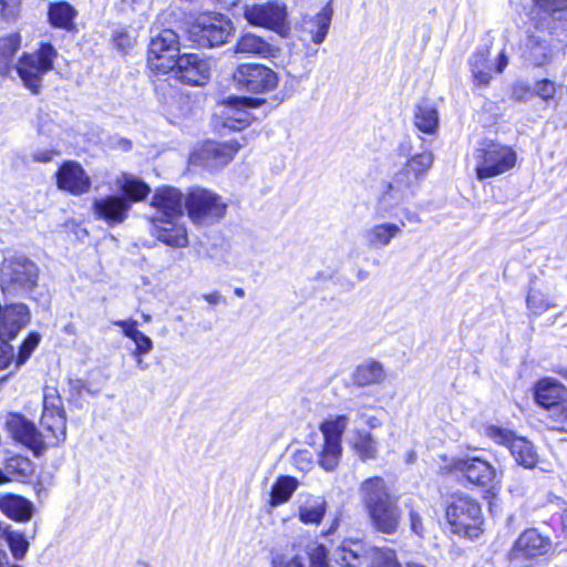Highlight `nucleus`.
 I'll use <instances>...</instances> for the list:
<instances>
[{
    "instance_id": "4c0bfd02",
    "label": "nucleus",
    "mask_w": 567,
    "mask_h": 567,
    "mask_svg": "<svg viewBox=\"0 0 567 567\" xmlns=\"http://www.w3.org/2000/svg\"><path fill=\"white\" fill-rule=\"evenodd\" d=\"M299 482L297 478L289 475H281L272 485L270 493V505L272 507L287 503L292 494L298 488Z\"/></svg>"
},
{
    "instance_id": "2eb2a0df",
    "label": "nucleus",
    "mask_w": 567,
    "mask_h": 567,
    "mask_svg": "<svg viewBox=\"0 0 567 567\" xmlns=\"http://www.w3.org/2000/svg\"><path fill=\"white\" fill-rule=\"evenodd\" d=\"M450 471L481 487H493L499 482L496 468L480 456L458 457L451 462Z\"/></svg>"
},
{
    "instance_id": "f3484780",
    "label": "nucleus",
    "mask_w": 567,
    "mask_h": 567,
    "mask_svg": "<svg viewBox=\"0 0 567 567\" xmlns=\"http://www.w3.org/2000/svg\"><path fill=\"white\" fill-rule=\"evenodd\" d=\"M259 104L258 100L229 96L218 106L216 115L219 117L223 127L241 131L249 126L252 121L249 110L257 107Z\"/></svg>"
},
{
    "instance_id": "052dcab7",
    "label": "nucleus",
    "mask_w": 567,
    "mask_h": 567,
    "mask_svg": "<svg viewBox=\"0 0 567 567\" xmlns=\"http://www.w3.org/2000/svg\"><path fill=\"white\" fill-rule=\"evenodd\" d=\"M275 567H306L302 563L301 558L293 557L289 560H280L275 565Z\"/></svg>"
},
{
    "instance_id": "393cba45",
    "label": "nucleus",
    "mask_w": 567,
    "mask_h": 567,
    "mask_svg": "<svg viewBox=\"0 0 567 567\" xmlns=\"http://www.w3.org/2000/svg\"><path fill=\"white\" fill-rule=\"evenodd\" d=\"M131 202L125 197L105 196L93 202V213L97 219L114 226L125 221Z\"/></svg>"
},
{
    "instance_id": "aec40b11",
    "label": "nucleus",
    "mask_w": 567,
    "mask_h": 567,
    "mask_svg": "<svg viewBox=\"0 0 567 567\" xmlns=\"http://www.w3.org/2000/svg\"><path fill=\"white\" fill-rule=\"evenodd\" d=\"M6 427L13 440L32 450L35 455L41 454L48 447L43 433L21 414H9Z\"/></svg>"
},
{
    "instance_id": "1a4fd4ad",
    "label": "nucleus",
    "mask_w": 567,
    "mask_h": 567,
    "mask_svg": "<svg viewBox=\"0 0 567 567\" xmlns=\"http://www.w3.org/2000/svg\"><path fill=\"white\" fill-rule=\"evenodd\" d=\"M551 542L536 528L524 530L514 543L509 554V563L514 567H537V559L549 553Z\"/></svg>"
},
{
    "instance_id": "13d9d810",
    "label": "nucleus",
    "mask_w": 567,
    "mask_h": 567,
    "mask_svg": "<svg viewBox=\"0 0 567 567\" xmlns=\"http://www.w3.org/2000/svg\"><path fill=\"white\" fill-rule=\"evenodd\" d=\"M410 523L412 532L419 536H422L424 528L421 522V517L415 512L410 513Z\"/></svg>"
},
{
    "instance_id": "bf43d9fd",
    "label": "nucleus",
    "mask_w": 567,
    "mask_h": 567,
    "mask_svg": "<svg viewBox=\"0 0 567 567\" xmlns=\"http://www.w3.org/2000/svg\"><path fill=\"white\" fill-rule=\"evenodd\" d=\"M203 298L212 306H217L219 303L226 302L225 297L218 291L205 293V295H203Z\"/></svg>"
},
{
    "instance_id": "6e6d98bb",
    "label": "nucleus",
    "mask_w": 567,
    "mask_h": 567,
    "mask_svg": "<svg viewBox=\"0 0 567 567\" xmlns=\"http://www.w3.org/2000/svg\"><path fill=\"white\" fill-rule=\"evenodd\" d=\"M113 324L120 327L123 334L130 338L132 341H134L136 337L142 332L137 329L136 320H117L114 321Z\"/></svg>"
},
{
    "instance_id": "864d4df0",
    "label": "nucleus",
    "mask_w": 567,
    "mask_h": 567,
    "mask_svg": "<svg viewBox=\"0 0 567 567\" xmlns=\"http://www.w3.org/2000/svg\"><path fill=\"white\" fill-rule=\"evenodd\" d=\"M1 14L7 21L14 20L19 13L20 0H0Z\"/></svg>"
},
{
    "instance_id": "a211bd4d",
    "label": "nucleus",
    "mask_w": 567,
    "mask_h": 567,
    "mask_svg": "<svg viewBox=\"0 0 567 567\" xmlns=\"http://www.w3.org/2000/svg\"><path fill=\"white\" fill-rule=\"evenodd\" d=\"M486 435L498 444L507 445L516 463L525 468H534L538 463V454L532 442L525 437L514 436L512 431L488 426Z\"/></svg>"
},
{
    "instance_id": "9d476101",
    "label": "nucleus",
    "mask_w": 567,
    "mask_h": 567,
    "mask_svg": "<svg viewBox=\"0 0 567 567\" xmlns=\"http://www.w3.org/2000/svg\"><path fill=\"white\" fill-rule=\"evenodd\" d=\"M56 51L50 43H42L35 54H23L17 64V72L27 87L37 93L42 76L53 68Z\"/></svg>"
},
{
    "instance_id": "7ed1b4c3",
    "label": "nucleus",
    "mask_w": 567,
    "mask_h": 567,
    "mask_svg": "<svg viewBox=\"0 0 567 567\" xmlns=\"http://www.w3.org/2000/svg\"><path fill=\"white\" fill-rule=\"evenodd\" d=\"M38 265L24 255L6 256L0 268L1 289L7 295L27 297L38 287Z\"/></svg>"
},
{
    "instance_id": "69168bd1",
    "label": "nucleus",
    "mask_w": 567,
    "mask_h": 567,
    "mask_svg": "<svg viewBox=\"0 0 567 567\" xmlns=\"http://www.w3.org/2000/svg\"><path fill=\"white\" fill-rule=\"evenodd\" d=\"M0 567H21L19 565L10 566L9 556L4 550L0 549Z\"/></svg>"
},
{
    "instance_id": "c9c22d12",
    "label": "nucleus",
    "mask_w": 567,
    "mask_h": 567,
    "mask_svg": "<svg viewBox=\"0 0 567 567\" xmlns=\"http://www.w3.org/2000/svg\"><path fill=\"white\" fill-rule=\"evenodd\" d=\"M414 125L425 134H434L439 128V114L433 104L427 101L420 102L414 110Z\"/></svg>"
},
{
    "instance_id": "6e6552de",
    "label": "nucleus",
    "mask_w": 567,
    "mask_h": 567,
    "mask_svg": "<svg viewBox=\"0 0 567 567\" xmlns=\"http://www.w3.org/2000/svg\"><path fill=\"white\" fill-rule=\"evenodd\" d=\"M446 518L456 534L477 538L482 533L481 506L468 496L456 497L446 508Z\"/></svg>"
},
{
    "instance_id": "72a5a7b5",
    "label": "nucleus",
    "mask_w": 567,
    "mask_h": 567,
    "mask_svg": "<svg viewBox=\"0 0 567 567\" xmlns=\"http://www.w3.org/2000/svg\"><path fill=\"white\" fill-rule=\"evenodd\" d=\"M489 50L478 49L471 56L468 63L473 81L476 86L486 87L492 79V66L488 61Z\"/></svg>"
},
{
    "instance_id": "4be33fe9",
    "label": "nucleus",
    "mask_w": 567,
    "mask_h": 567,
    "mask_svg": "<svg viewBox=\"0 0 567 567\" xmlns=\"http://www.w3.org/2000/svg\"><path fill=\"white\" fill-rule=\"evenodd\" d=\"M244 17L251 25L279 30L286 21L287 10L285 4L272 1L246 6Z\"/></svg>"
},
{
    "instance_id": "49530a36",
    "label": "nucleus",
    "mask_w": 567,
    "mask_h": 567,
    "mask_svg": "<svg viewBox=\"0 0 567 567\" xmlns=\"http://www.w3.org/2000/svg\"><path fill=\"white\" fill-rule=\"evenodd\" d=\"M533 91L534 94L540 97L544 102H549L556 94L557 85L548 79H543L534 84Z\"/></svg>"
},
{
    "instance_id": "cd10ccee",
    "label": "nucleus",
    "mask_w": 567,
    "mask_h": 567,
    "mask_svg": "<svg viewBox=\"0 0 567 567\" xmlns=\"http://www.w3.org/2000/svg\"><path fill=\"white\" fill-rule=\"evenodd\" d=\"M41 426L47 446H54L66 439V415L65 413L42 412Z\"/></svg>"
},
{
    "instance_id": "e433bc0d",
    "label": "nucleus",
    "mask_w": 567,
    "mask_h": 567,
    "mask_svg": "<svg viewBox=\"0 0 567 567\" xmlns=\"http://www.w3.org/2000/svg\"><path fill=\"white\" fill-rule=\"evenodd\" d=\"M48 16L54 28L72 30L76 10L69 2L60 1L49 6Z\"/></svg>"
},
{
    "instance_id": "4468645a",
    "label": "nucleus",
    "mask_w": 567,
    "mask_h": 567,
    "mask_svg": "<svg viewBox=\"0 0 567 567\" xmlns=\"http://www.w3.org/2000/svg\"><path fill=\"white\" fill-rule=\"evenodd\" d=\"M178 51L179 40L175 31L171 29L161 30L151 38L147 58L150 68L162 73H168L174 66Z\"/></svg>"
},
{
    "instance_id": "ddd939ff",
    "label": "nucleus",
    "mask_w": 567,
    "mask_h": 567,
    "mask_svg": "<svg viewBox=\"0 0 567 567\" xmlns=\"http://www.w3.org/2000/svg\"><path fill=\"white\" fill-rule=\"evenodd\" d=\"M400 213L402 214V218L399 224L395 223H381L375 224L372 227L368 228L363 233V239L365 246L371 250L383 249L388 247L392 239L399 237L402 233L403 227H405L408 223H420V216L415 212L410 210L403 205L399 207ZM377 212H379L377 209ZM381 217H384L381 213H378ZM395 214L398 215V208L395 209Z\"/></svg>"
},
{
    "instance_id": "0e129e2a",
    "label": "nucleus",
    "mask_w": 567,
    "mask_h": 567,
    "mask_svg": "<svg viewBox=\"0 0 567 567\" xmlns=\"http://www.w3.org/2000/svg\"><path fill=\"white\" fill-rule=\"evenodd\" d=\"M213 2L219 4L221 9H231L238 3V0H212Z\"/></svg>"
},
{
    "instance_id": "5701e85b",
    "label": "nucleus",
    "mask_w": 567,
    "mask_h": 567,
    "mask_svg": "<svg viewBox=\"0 0 567 567\" xmlns=\"http://www.w3.org/2000/svg\"><path fill=\"white\" fill-rule=\"evenodd\" d=\"M151 205L156 209L152 219L183 218L185 196L172 186H163L155 190Z\"/></svg>"
},
{
    "instance_id": "de8ad7c7",
    "label": "nucleus",
    "mask_w": 567,
    "mask_h": 567,
    "mask_svg": "<svg viewBox=\"0 0 567 567\" xmlns=\"http://www.w3.org/2000/svg\"><path fill=\"white\" fill-rule=\"evenodd\" d=\"M507 489L513 497H523L527 493L528 484L520 472L513 473Z\"/></svg>"
},
{
    "instance_id": "a878e982",
    "label": "nucleus",
    "mask_w": 567,
    "mask_h": 567,
    "mask_svg": "<svg viewBox=\"0 0 567 567\" xmlns=\"http://www.w3.org/2000/svg\"><path fill=\"white\" fill-rule=\"evenodd\" d=\"M0 512L17 523H27L33 517L34 505L21 495L7 493L0 495Z\"/></svg>"
},
{
    "instance_id": "a19ab883",
    "label": "nucleus",
    "mask_w": 567,
    "mask_h": 567,
    "mask_svg": "<svg viewBox=\"0 0 567 567\" xmlns=\"http://www.w3.org/2000/svg\"><path fill=\"white\" fill-rule=\"evenodd\" d=\"M21 45V37L19 33H10L0 38V72L3 74L8 70V65Z\"/></svg>"
},
{
    "instance_id": "c756f323",
    "label": "nucleus",
    "mask_w": 567,
    "mask_h": 567,
    "mask_svg": "<svg viewBox=\"0 0 567 567\" xmlns=\"http://www.w3.org/2000/svg\"><path fill=\"white\" fill-rule=\"evenodd\" d=\"M235 52L259 58L275 56L277 49L261 37L247 32L243 34L235 45Z\"/></svg>"
},
{
    "instance_id": "423d86ee",
    "label": "nucleus",
    "mask_w": 567,
    "mask_h": 567,
    "mask_svg": "<svg viewBox=\"0 0 567 567\" xmlns=\"http://www.w3.org/2000/svg\"><path fill=\"white\" fill-rule=\"evenodd\" d=\"M564 42L550 30L536 28L520 47L522 58L536 68L550 64L564 50Z\"/></svg>"
},
{
    "instance_id": "20e7f679",
    "label": "nucleus",
    "mask_w": 567,
    "mask_h": 567,
    "mask_svg": "<svg viewBox=\"0 0 567 567\" xmlns=\"http://www.w3.org/2000/svg\"><path fill=\"white\" fill-rule=\"evenodd\" d=\"M227 208V202L219 194L204 187H193L185 195V210L196 227L218 224Z\"/></svg>"
},
{
    "instance_id": "58836bf2",
    "label": "nucleus",
    "mask_w": 567,
    "mask_h": 567,
    "mask_svg": "<svg viewBox=\"0 0 567 567\" xmlns=\"http://www.w3.org/2000/svg\"><path fill=\"white\" fill-rule=\"evenodd\" d=\"M352 449L361 461L375 460L378 456V442L371 433L357 431L352 439Z\"/></svg>"
},
{
    "instance_id": "79ce46f5",
    "label": "nucleus",
    "mask_w": 567,
    "mask_h": 567,
    "mask_svg": "<svg viewBox=\"0 0 567 567\" xmlns=\"http://www.w3.org/2000/svg\"><path fill=\"white\" fill-rule=\"evenodd\" d=\"M3 473L9 477V481L25 478L32 473V464L27 457L13 455L6 461Z\"/></svg>"
},
{
    "instance_id": "6ab92c4d",
    "label": "nucleus",
    "mask_w": 567,
    "mask_h": 567,
    "mask_svg": "<svg viewBox=\"0 0 567 567\" xmlns=\"http://www.w3.org/2000/svg\"><path fill=\"white\" fill-rule=\"evenodd\" d=\"M239 148L240 144L237 142L218 143L210 141L190 155V163L209 171L219 169L234 158Z\"/></svg>"
},
{
    "instance_id": "5fc2aeb1",
    "label": "nucleus",
    "mask_w": 567,
    "mask_h": 567,
    "mask_svg": "<svg viewBox=\"0 0 567 567\" xmlns=\"http://www.w3.org/2000/svg\"><path fill=\"white\" fill-rule=\"evenodd\" d=\"M8 341L7 339H0V371L9 368L13 362V348Z\"/></svg>"
},
{
    "instance_id": "9b49d317",
    "label": "nucleus",
    "mask_w": 567,
    "mask_h": 567,
    "mask_svg": "<svg viewBox=\"0 0 567 567\" xmlns=\"http://www.w3.org/2000/svg\"><path fill=\"white\" fill-rule=\"evenodd\" d=\"M238 87L251 93L274 91L279 82L278 75L270 68L260 63H241L233 73Z\"/></svg>"
},
{
    "instance_id": "3c124183",
    "label": "nucleus",
    "mask_w": 567,
    "mask_h": 567,
    "mask_svg": "<svg viewBox=\"0 0 567 567\" xmlns=\"http://www.w3.org/2000/svg\"><path fill=\"white\" fill-rule=\"evenodd\" d=\"M536 6L545 12L556 13L567 10V0H534Z\"/></svg>"
},
{
    "instance_id": "c85d7f7f",
    "label": "nucleus",
    "mask_w": 567,
    "mask_h": 567,
    "mask_svg": "<svg viewBox=\"0 0 567 567\" xmlns=\"http://www.w3.org/2000/svg\"><path fill=\"white\" fill-rule=\"evenodd\" d=\"M566 393V388L551 378L539 380L535 386V400L545 409L556 406Z\"/></svg>"
},
{
    "instance_id": "09e8293b",
    "label": "nucleus",
    "mask_w": 567,
    "mask_h": 567,
    "mask_svg": "<svg viewBox=\"0 0 567 567\" xmlns=\"http://www.w3.org/2000/svg\"><path fill=\"white\" fill-rule=\"evenodd\" d=\"M373 567H400L396 556L392 550H377L372 557Z\"/></svg>"
},
{
    "instance_id": "ea45409f",
    "label": "nucleus",
    "mask_w": 567,
    "mask_h": 567,
    "mask_svg": "<svg viewBox=\"0 0 567 567\" xmlns=\"http://www.w3.org/2000/svg\"><path fill=\"white\" fill-rule=\"evenodd\" d=\"M117 185L131 203L144 199L151 192L147 184L128 174H123L117 179Z\"/></svg>"
},
{
    "instance_id": "bb28decb",
    "label": "nucleus",
    "mask_w": 567,
    "mask_h": 567,
    "mask_svg": "<svg viewBox=\"0 0 567 567\" xmlns=\"http://www.w3.org/2000/svg\"><path fill=\"white\" fill-rule=\"evenodd\" d=\"M298 518L303 524L319 525L327 512V501L323 496L303 494L298 501Z\"/></svg>"
},
{
    "instance_id": "f257e3e1",
    "label": "nucleus",
    "mask_w": 567,
    "mask_h": 567,
    "mask_svg": "<svg viewBox=\"0 0 567 567\" xmlns=\"http://www.w3.org/2000/svg\"><path fill=\"white\" fill-rule=\"evenodd\" d=\"M433 161L434 155L431 151L412 155L391 179L383 184L378 198L379 213L383 216H396L395 209L416 196L421 181L431 169Z\"/></svg>"
},
{
    "instance_id": "f8f14e48",
    "label": "nucleus",
    "mask_w": 567,
    "mask_h": 567,
    "mask_svg": "<svg viewBox=\"0 0 567 567\" xmlns=\"http://www.w3.org/2000/svg\"><path fill=\"white\" fill-rule=\"evenodd\" d=\"M348 423V416L337 415L324 420L320 424L324 443L320 453L319 463L326 471H333L339 464L342 454L341 437Z\"/></svg>"
},
{
    "instance_id": "0eeeda50",
    "label": "nucleus",
    "mask_w": 567,
    "mask_h": 567,
    "mask_svg": "<svg viewBox=\"0 0 567 567\" xmlns=\"http://www.w3.org/2000/svg\"><path fill=\"white\" fill-rule=\"evenodd\" d=\"M234 31V24L228 17L206 11L197 17L189 34L199 47L214 48L226 43Z\"/></svg>"
},
{
    "instance_id": "8fccbe9b",
    "label": "nucleus",
    "mask_w": 567,
    "mask_h": 567,
    "mask_svg": "<svg viewBox=\"0 0 567 567\" xmlns=\"http://www.w3.org/2000/svg\"><path fill=\"white\" fill-rule=\"evenodd\" d=\"M310 567H327V549L323 545L312 544L309 546Z\"/></svg>"
},
{
    "instance_id": "2f4dec72",
    "label": "nucleus",
    "mask_w": 567,
    "mask_h": 567,
    "mask_svg": "<svg viewBox=\"0 0 567 567\" xmlns=\"http://www.w3.org/2000/svg\"><path fill=\"white\" fill-rule=\"evenodd\" d=\"M37 533H38L37 524L33 525L30 534H25L21 530H17V529H11V527L8 525L3 529L1 535L7 540L13 558L17 560H21L25 557V555L29 550L30 539H34Z\"/></svg>"
},
{
    "instance_id": "774afa93",
    "label": "nucleus",
    "mask_w": 567,
    "mask_h": 567,
    "mask_svg": "<svg viewBox=\"0 0 567 567\" xmlns=\"http://www.w3.org/2000/svg\"><path fill=\"white\" fill-rule=\"evenodd\" d=\"M528 92L527 87H515L514 89V96L516 100H523V95Z\"/></svg>"
},
{
    "instance_id": "338daca9",
    "label": "nucleus",
    "mask_w": 567,
    "mask_h": 567,
    "mask_svg": "<svg viewBox=\"0 0 567 567\" xmlns=\"http://www.w3.org/2000/svg\"><path fill=\"white\" fill-rule=\"evenodd\" d=\"M116 44L118 47H131L132 45V41L126 35H120L118 38H116Z\"/></svg>"
},
{
    "instance_id": "a18cd8bd",
    "label": "nucleus",
    "mask_w": 567,
    "mask_h": 567,
    "mask_svg": "<svg viewBox=\"0 0 567 567\" xmlns=\"http://www.w3.org/2000/svg\"><path fill=\"white\" fill-rule=\"evenodd\" d=\"M39 342H40L39 333L32 332L28 336V338L20 346L19 353L14 361L16 368H19L29 359V357L31 355L33 350L38 347Z\"/></svg>"
},
{
    "instance_id": "f03ea898",
    "label": "nucleus",
    "mask_w": 567,
    "mask_h": 567,
    "mask_svg": "<svg viewBox=\"0 0 567 567\" xmlns=\"http://www.w3.org/2000/svg\"><path fill=\"white\" fill-rule=\"evenodd\" d=\"M359 496L374 530L386 535L398 532L402 512L398 497L391 493L382 477L373 476L364 480L360 484Z\"/></svg>"
},
{
    "instance_id": "39448f33",
    "label": "nucleus",
    "mask_w": 567,
    "mask_h": 567,
    "mask_svg": "<svg viewBox=\"0 0 567 567\" xmlns=\"http://www.w3.org/2000/svg\"><path fill=\"white\" fill-rule=\"evenodd\" d=\"M475 172L480 181L512 171L517 163L516 151L494 141L484 142L475 152Z\"/></svg>"
},
{
    "instance_id": "37998d69",
    "label": "nucleus",
    "mask_w": 567,
    "mask_h": 567,
    "mask_svg": "<svg viewBox=\"0 0 567 567\" xmlns=\"http://www.w3.org/2000/svg\"><path fill=\"white\" fill-rule=\"evenodd\" d=\"M526 303L527 308L535 316H540L549 309L558 306L555 298H550L539 290H530L527 295Z\"/></svg>"
},
{
    "instance_id": "b1692460",
    "label": "nucleus",
    "mask_w": 567,
    "mask_h": 567,
    "mask_svg": "<svg viewBox=\"0 0 567 567\" xmlns=\"http://www.w3.org/2000/svg\"><path fill=\"white\" fill-rule=\"evenodd\" d=\"M152 235L163 244L184 248L188 246V234L182 218L151 219Z\"/></svg>"
},
{
    "instance_id": "e2e57ef3",
    "label": "nucleus",
    "mask_w": 567,
    "mask_h": 567,
    "mask_svg": "<svg viewBox=\"0 0 567 567\" xmlns=\"http://www.w3.org/2000/svg\"><path fill=\"white\" fill-rule=\"evenodd\" d=\"M508 65V58L504 51H502L497 59L496 71L502 73Z\"/></svg>"
},
{
    "instance_id": "dca6fc26",
    "label": "nucleus",
    "mask_w": 567,
    "mask_h": 567,
    "mask_svg": "<svg viewBox=\"0 0 567 567\" xmlns=\"http://www.w3.org/2000/svg\"><path fill=\"white\" fill-rule=\"evenodd\" d=\"M178 81L194 86L205 85L212 73V62L198 53H184L174 61L169 70Z\"/></svg>"
},
{
    "instance_id": "7c9ffc66",
    "label": "nucleus",
    "mask_w": 567,
    "mask_h": 567,
    "mask_svg": "<svg viewBox=\"0 0 567 567\" xmlns=\"http://www.w3.org/2000/svg\"><path fill=\"white\" fill-rule=\"evenodd\" d=\"M334 559L341 567H361L368 563L367 550L359 542H343L337 548Z\"/></svg>"
},
{
    "instance_id": "473e14b6",
    "label": "nucleus",
    "mask_w": 567,
    "mask_h": 567,
    "mask_svg": "<svg viewBox=\"0 0 567 567\" xmlns=\"http://www.w3.org/2000/svg\"><path fill=\"white\" fill-rule=\"evenodd\" d=\"M332 10L326 6L315 17L303 20V30L311 35V40L316 44L324 41L330 28Z\"/></svg>"
},
{
    "instance_id": "c03bdc74",
    "label": "nucleus",
    "mask_w": 567,
    "mask_h": 567,
    "mask_svg": "<svg viewBox=\"0 0 567 567\" xmlns=\"http://www.w3.org/2000/svg\"><path fill=\"white\" fill-rule=\"evenodd\" d=\"M51 413H65L62 399L55 388L47 386L43 391V411Z\"/></svg>"
},
{
    "instance_id": "412c9836",
    "label": "nucleus",
    "mask_w": 567,
    "mask_h": 567,
    "mask_svg": "<svg viewBox=\"0 0 567 567\" xmlns=\"http://www.w3.org/2000/svg\"><path fill=\"white\" fill-rule=\"evenodd\" d=\"M56 187L73 196H81L90 192L91 177L82 165L74 161H65L55 172Z\"/></svg>"
},
{
    "instance_id": "4d7b16f0",
    "label": "nucleus",
    "mask_w": 567,
    "mask_h": 567,
    "mask_svg": "<svg viewBox=\"0 0 567 567\" xmlns=\"http://www.w3.org/2000/svg\"><path fill=\"white\" fill-rule=\"evenodd\" d=\"M55 155H58V152L53 150H38L33 152L32 159L37 163H49Z\"/></svg>"
},
{
    "instance_id": "603ef678",
    "label": "nucleus",
    "mask_w": 567,
    "mask_h": 567,
    "mask_svg": "<svg viewBox=\"0 0 567 567\" xmlns=\"http://www.w3.org/2000/svg\"><path fill=\"white\" fill-rule=\"evenodd\" d=\"M133 342L135 343V349L132 353L133 357L145 355L153 350V341L143 332H141Z\"/></svg>"
},
{
    "instance_id": "f704fd0d",
    "label": "nucleus",
    "mask_w": 567,
    "mask_h": 567,
    "mask_svg": "<svg viewBox=\"0 0 567 567\" xmlns=\"http://www.w3.org/2000/svg\"><path fill=\"white\" fill-rule=\"evenodd\" d=\"M385 379L383 365L375 360H367L357 367L353 381L359 386H369L381 383Z\"/></svg>"
},
{
    "instance_id": "680f3d73",
    "label": "nucleus",
    "mask_w": 567,
    "mask_h": 567,
    "mask_svg": "<svg viewBox=\"0 0 567 567\" xmlns=\"http://www.w3.org/2000/svg\"><path fill=\"white\" fill-rule=\"evenodd\" d=\"M358 416L369 426V427H378L381 423L375 416H369L365 412L361 411L358 413Z\"/></svg>"
}]
</instances>
